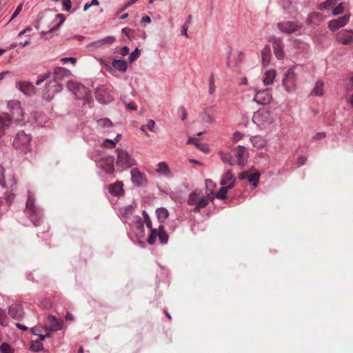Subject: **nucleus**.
<instances>
[{"label": "nucleus", "instance_id": "obj_36", "mask_svg": "<svg viewBox=\"0 0 353 353\" xmlns=\"http://www.w3.org/2000/svg\"><path fill=\"white\" fill-rule=\"evenodd\" d=\"M323 85L324 83L321 80L318 81L312 90L311 94L316 96H322L323 94Z\"/></svg>", "mask_w": 353, "mask_h": 353}, {"label": "nucleus", "instance_id": "obj_22", "mask_svg": "<svg viewBox=\"0 0 353 353\" xmlns=\"http://www.w3.org/2000/svg\"><path fill=\"white\" fill-rule=\"evenodd\" d=\"M46 328L50 331H57L61 329V322L54 316H48L46 323Z\"/></svg>", "mask_w": 353, "mask_h": 353}, {"label": "nucleus", "instance_id": "obj_35", "mask_svg": "<svg viewBox=\"0 0 353 353\" xmlns=\"http://www.w3.org/2000/svg\"><path fill=\"white\" fill-rule=\"evenodd\" d=\"M158 237L159 241L162 244H165L168 240V235L165 230H164V227L162 225H160L158 228Z\"/></svg>", "mask_w": 353, "mask_h": 353}, {"label": "nucleus", "instance_id": "obj_40", "mask_svg": "<svg viewBox=\"0 0 353 353\" xmlns=\"http://www.w3.org/2000/svg\"><path fill=\"white\" fill-rule=\"evenodd\" d=\"M42 341H40V338L36 340L35 341H32L31 345L30 346V349L33 352H39L43 348V345L41 343Z\"/></svg>", "mask_w": 353, "mask_h": 353}, {"label": "nucleus", "instance_id": "obj_4", "mask_svg": "<svg viewBox=\"0 0 353 353\" xmlns=\"http://www.w3.org/2000/svg\"><path fill=\"white\" fill-rule=\"evenodd\" d=\"M8 110L11 115L3 117L4 119H10V124L14 121L17 124H21L23 121V112L21 107V103L18 101H10L8 103Z\"/></svg>", "mask_w": 353, "mask_h": 353}, {"label": "nucleus", "instance_id": "obj_53", "mask_svg": "<svg viewBox=\"0 0 353 353\" xmlns=\"http://www.w3.org/2000/svg\"><path fill=\"white\" fill-rule=\"evenodd\" d=\"M179 114H181V119L182 121L186 119L188 117V113L185 108L183 106H180L178 109Z\"/></svg>", "mask_w": 353, "mask_h": 353}, {"label": "nucleus", "instance_id": "obj_7", "mask_svg": "<svg viewBox=\"0 0 353 353\" xmlns=\"http://www.w3.org/2000/svg\"><path fill=\"white\" fill-rule=\"evenodd\" d=\"M117 155L116 165L122 169L131 168L137 164L135 159L125 150L117 148L116 150Z\"/></svg>", "mask_w": 353, "mask_h": 353}, {"label": "nucleus", "instance_id": "obj_24", "mask_svg": "<svg viewBox=\"0 0 353 353\" xmlns=\"http://www.w3.org/2000/svg\"><path fill=\"white\" fill-rule=\"evenodd\" d=\"M236 179L231 172V170L226 171L221 177L220 183L221 185L231 186L232 188L234 185Z\"/></svg>", "mask_w": 353, "mask_h": 353}, {"label": "nucleus", "instance_id": "obj_23", "mask_svg": "<svg viewBox=\"0 0 353 353\" xmlns=\"http://www.w3.org/2000/svg\"><path fill=\"white\" fill-rule=\"evenodd\" d=\"M17 87L26 95H31L34 89V85L29 81H19L17 83Z\"/></svg>", "mask_w": 353, "mask_h": 353}, {"label": "nucleus", "instance_id": "obj_42", "mask_svg": "<svg viewBox=\"0 0 353 353\" xmlns=\"http://www.w3.org/2000/svg\"><path fill=\"white\" fill-rule=\"evenodd\" d=\"M188 143H194L196 148H199L203 152H207L208 150V146L207 145H202L198 143L196 138H189Z\"/></svg>", "mask_w": 353, "mask_h": 353}, {"label": "nucleus", "instance_id": "obj_16", "mask_svg": "<svg viewBox=\"0 0 353 353\" xmlns=\"http://www.w3.org/2000/svg\"><path fill=\"white\" fill-rule=\"evenodd\" d=\"M234 155L237 159L238 165L241 167L245 166L248 156V152L246 148L239 145L234 149Z\"/></svg>", "mask_w": 353, "mask_h": 353}, {"label": "nucleus", "instance_id": "obj_12", "mask_svg": "<svg viewBox=\"0 0 353 353\" xmlns=\"http://www.w3.org/2000/svg\"><path fill=\"white\" fill-rule=\"evenodd\" d=\"M350 14H345L342 17H340L337 19H332L330 21L327 23L328 28L332 31L334 32L337 30H339L341 28L344 27L350 21Z\"/></svg>", "mask_w": 353, "mask_h": 353}, {"label": "nucleus", "instance_id": "obj_51", "mask_svg": "<svg viewBox=\"0 0 353 353\" xmlns=\"http://www.w3.org/2000/svg\"><path fill=\"white\" fill-rule=\"evenodd\" d=\"M142 214H143V219H144V221L145 223V225L147 226V228L148 229H151L152 228V221L149 217V215L148 214V213L146 212L145 210H143L142 212Z\"/></svg>", "mask_w": 353, "mask_h": 353}, {"label": "nucleus", "instance_id": "obj_17", "mask_svg": "<svg viewBox=\"0 0 353 353\" xmlns=\"http://www.w3.org/2000/svg\"><path fill=\"white\" fill-rule=\"evenodd\" d=\"M132 182L137 186H141L147 183L145 175L137 168H134L130 171Z\"/></svg>", "mask_w": 353, "mask_h": 353}, {"label": "nucleus", "instance_id": "obj_43", "mask_svg": "<svg viewBox=\"0 0 353 353\" xmlns=\"http://www.w3.org/2000/svg\"><path fill=\"white\" fill-rule=\"evenodd\" d=\"M216 87L214 83V75L212 73V74H211L210 80H209V88H208L209 94L212 95L213 94H214V92L216 91Z\"/></svg>", "mask_w": 353, "mask_h": 353}, {"label": "nucleus", "instance_id": "obj_26", "mask_svg": "<svg viewBox=\"0 0 353 353\" xmlns=\"http://www.w3.org/2000/svg\"><path fill=\"white\" fill-rule=\"evenodd\" d=\"M123 184L121 181H117L109 186V192L115 196H119L123 193Z\"/></svg>", "mask_w": 353, "mask_h": 353}, {"label": "nucleus", "instance_id": "obj_20", "mask_svg": "<svg viewBox=\"0 0 353 353\" xmlns=\"http://www.w3.org/2000/svg\"><path fill=\"white\" fill-rule=\"evenodd\" d=\"M280 31L284 33L290 34L299 30L300 26L293 21H283L277 23Z\"/></svg>", "mask_w": 353, "mask_h": 353}, {"label": "nucleus", "instance_id": "obj_49", "mask_svg": "<svg viewBox=\"0 0 353 353\" xmlns=\"http://www.w3.org/2000/svg\"><path fill=\"white\" fill-rule=\"evenodd\" d=\"M227 65L229 68H230L234 72H239V68L236 63H234L231 57H228V60L227 61Z\"/></svg>", "mask_w": 353, "mask_h": 353}, {"label": "nucleus", "instance_id": "obj_14", "mask_svg": "<svg viewBox=\"0 0 353 353\" xmlns=\"http://www.w3.org/2000/svg\"><path fill=\"white\" fill-rule=\"evenodd\" d=\"M336 41L343 45H349L353 43V30H342L336 34Z\"/></svg>", "mask_w": 353, "mask_h": 353}, {"label": "nucleus", "instance_id": "obj_29", "mask_svg": "<svg viewBox=\"0 0 353 353\" xmlns=\"http://www.w3.org/2000/svg\"><path fill=\"white\" fill-rule=\"evenodd\" d=\"M252 145L259 149L263 148L266 144V140L261 136H252L250 138Z\"/></svg>", "mask_w": 353, "mask_h": 353}, {"label": "nucleus", "instance_id": "obj_6", "mask_svg": "<svg viewBox=\"0 0 353 353\" xmlns=\"http://www.w3.org/2000/svg\"><path fill=\"white\" fill-rule=\"evenodd\" d=\"M31 140L32 138L29 134L26 133L23 130L19 131L14 139L13 145L17 149L26 153L30 150Z\"/></svg>", "mask_w": 353, "mask_h": 353}, {"label": "nucleus", "instance_id": "obj_21", "mask_svg": "<svg viewBox=\"0 0 353 353\" xmlns=\"http://www.w3.org/2000/svg\"><path fill=\"white\" fill-rule=\"evenodd\" d=\"M65 18L63 14H57L55 17V19L52 22V26L47 32L43 31L41 34L45 35L48 34V33L57 31L61 26V24L65 21Z\"/></svg>", "mask_w": 353, "mask_h": 353}, {"label": "nucleus", "instance_id": "obj_56", "mask_svg": "<svg viewBox=\"0 0 353 353\" xmlns=\"http://www.w3.org/2000/svg\"><path fill=\"white\" fill-rule=\"evenodd\" d=\"M114 41H115L114 37L109 36V37H107L104 38L103 39L101 40V42L110 45V44L113 43L114 42Z\"/></svg>", "mask_w": 353, "mask_h": 353}, {"label": "nucleus", "instance_id": "obj_64", "mask_svg": "<svg viewBox=\"0 0 353 353\" xmlns=\"http://www.w3.org/2000/svg\"><path fill=\"white\" fill-rule=\"evenodd\" d=\"M129 48L127 47V46H123L121 49V51H120V53L122 56H126L129 54Z\"/></svg>", "mask_w": 353, "mask_h": 353}, {"label": "nucleus", "instance_id": "obj_25", "mask_svg": "<svg viewBox=\"0 0 353 353\" xmlns=\"http://www.w3.org/2000/svg\"><path fill=\"white\" fill-rule=\"evenodd\" d=\"M324 20V17L319 12H313L310 13L306 19V23L308 26L310 25H319L321 21Z\"/></svg>", "mask_w": 353, "mask_h": 353}, {"label": "nucleus", "instance_id": "obj_9", "mask_svg": "<svg viewBox=\"0 0 353 353\" xmlns=\"http://www.w3.org/2000/svg\"><path fill=\"white\" fill-rule=\"evenodd\" d=\"M252 121L261 128H266L272 124L274 119L268 110H259L252 117Z\"/></svg>", "mask_w": 353, "mask_h": 353}, {"label": "nucleus", "instance_id": "obj_62", "mask_svg": "<svg viewBox=\"0 0 353 353\" xmlns=\"http://www.w3.org/2000/svg\"><path fill=\"white\" fill-rule=\"evenodd\" d=\"M3 167L1 165H0V185L1 187H4L5 186V181H4V179H3Z\"/></svg>", "mask_w": 353, "mask_h": 353}, {"label": "nucleus", "instance_id": "obj_45", "mask_svg": "<svg viewBox=\"0 0 353 353\" xmlns=\"http://www.w3.org/2000/svg\"><path fill=\"white\" fill-rule=\"evenodd\" d=\"M344 3H340L338 6L334 7L332 10L333 16H337L342 14L344 12Z\"/></svg>", "mask_w": 353, "mask_h": 353}, {"label": "nucleus", "instance_id": "obj_37", "mask_svg": "<svg viewBox=\"0 0 353 353\" xmlns=\"http://www.w3.org/2000/svg\"><path fill=\"white\" fill-rule=\"evenodd\" d=\"M219 155L221 157V160L224 163H228L230 165H234L235 161L234 160V159L230 153L220 152Z\"/></svg>", "mask_w": 353, "mask_h": 353}, {"label": "nucleus", "instance_id": "obj_55", "mask_svg": "<svg viewBox=\"0 0 353 353\" xmlns=\"http://www.w3.org/2000/svg\"><path fill=\"white\" fill-rule=\"evenodd\" d=\"M22 8H23V4H22V3L19 4V5L17 7V8H16L15 11L13 12V14H12V17H11V19H10V21H12V20H13L15 17H17L19 15V13L21 12V11L22 10Z\"/></svg>", "mask_w": 353, "mask_h": 353}, {"label": "nucleus", "instance_id": "obj_33", "mask_svg": "<svg viewBox=\"0 0 353 353\" xmlns=\"http://www.w3.org/2000/svg\"><path fill=\"white\" fill-rule=\"evenodd\" d=\"M205 187H206L207 197L210 200H212L214 199V196H212V194H213V190H214V188L215 187V184L210 179H206L205 181Z\"/></svg>", "mask_w": 353, "mask_h": 353}, {"label": "nucleus", "instance_id": "obj_19", "mask_svg": "<svg viewBox=\"0 0 353 353\" xmlns=\"http://www.w3.org/2000/svg\"><path fill=\"white\" fill-rule=\"evenodd\" d=\"M216 108L214 106H208L205 108L200 113V117L202 122L208 123H214L216 122L212 114L215 112Z\"/></svg>", "mask_w": 353, "mask_h": 353}, {"label": "nucleus", "instance_id": "obj_8", "mask_svg": "<svg viewBox=\"0 0 353 353\" xmlns=\"http://www.w3.org/2000/svg\"><path fill=\"white\" fill-rule=\"evenodd\" d=\"M209 199L206 196H201L200 193L196 190L192 192L188 196V204L194 206L192 212L197 213L201 209L204 208L209 203Z\"/></svg>", "mask_w": 353, "mask_h": 353}, {"label": "nucleus", "instance_id": "obj_18", "mask_svg": "<svg viewBox=\"0 0 353 353\" xmlns=\"http://www.w3.org/2000/svg\"><path fill=\"white\" fill-rule=\"evenodd\" d=\"M8 314L14 319L21 321L24 317L23 307L19 304H13L8 307Z\"/></svg>", "mask_w": 353, "mask_h": 353}, {"label": "nucleus", "instance_id": "obj_11", "mask_svg": "<svg viewBox=\"0 0 353 353\" xmlns=\"http://www.w3.org/2000/svg\"><path fill=\"white\" fill-rule=\"evenodd\" d=\"M272 99V90L266 88L258 91L253 99V101L259 105H266L270 103Z\"/></svg>", "mask_w": 353, "mask_h": 353}, {"label": "nucleus", "instance_id": "obj_46", "mask_svg": "<svg viewBox=\"0 0 353 353\" xmlns=\"http://www.w3.org/2000/svg\"><path fill=\"white\" fill-rule=\"evenodd\" d=\"M0 351L1 353H13L14 350L7 343H3L0 346Z\"/></svg>", "mask_w": 353, "mask_h": 353}, {"label": "nucleus", "instance_id": "obj_44", "mask_svg": "<svg viewBox=\"0 0 353 353\" xmlns=\"http://www.w3.org/2000/svg\"><path fill=\"white\" fill-rule=\"evenodd\" d=\"M150 230L151 232L148 238V243L150 245H152L154 243L156 238L158 236V230L152 229V228H151Z\"/></svg>", "mask_w": 353, "mask_h": 353}, {"label": "nucleus", "instance_id": "obj_30", "mask_svg": "<svg viewBox=\"0 0 353 353\" xmlns=\"http://www.w3.org/2000/svg\"><path fill=\"white\" fill-rule=\"evenodd\" d=\"M158 168L157 172L159 174H163L166 176H172V172L168 168V165L165 162H160L157 165Z\"/></svg>", "mask_w": 353, "mask_h": 353}, {"label": "nucleus", "instance_id": "obj_32", "mask_svg": "<svg viewBox=\"0 0 353 353\" xmlns=\"http://www.w3.org/2000/svg\"><path fill=\"white\" fill-rule=\"evenodd\" d=\"M134 224L137 230V235L142 237L144 235V225L141 219L139 216L134 217Z\"/></svg>", "mask_w": 353, "mask_h": 353}, {"label": "nucleus", "instance_id": "obj_13", "mask_svg": "<svg viewBox=\"0 0 353 353\" xmlns=\"http://www.w3.org/2000/svg\"><path fill=\"white\" fill-rule=\"evenodd\" d=\"M98 164L107 174H112L114 172L113 157L104 156L98 162Z\"/></svg>", "mask_w": 353, "mask_h": 353}, {"label": "nucleus", "instance_id": "obj_48", "mask_svg": "<svg viewBox=\"0 0 353 353\" xmlns=\"http://www.w3.org/2000/svg\"><path fill=\"white\" fill-rule=\"evenodd\" d=\"M140 56V50L138 48H137L134 51H132L128 57L129 61L130 63L134 62L138 57Z\"/></svg>", "mask_w": 353, "mask_h": 353}, {"label": "nucleus", "instance_id": "obj_38", "mask_svg": "<svg viewBox=\"0 0 353 353\" xmlns=\"http://www.w3.org/2000/svg\"><path fill=\"white\" fill-rule=\"evenodd\" d=\"M10 125V119H4L3 117L0 116V137H1L5 131Z\"/></svg>", "mask_w": 353, "mask_h": 353}, {"label": "nucleus", "instance_id": "obj_54", "mask_svg": "<svg viewBox=\"0 0 353 353\" xmlns=\"http://www.w3.org/2000/svg\"><path fill=\"white\" fill-rule=\"evenodd\" d=\"M61 4L63 6V10H70L72 6L71 1L70 0H62Z\"/></svg>", "mask_w": 353, "mask_h": 353}, {"label": "nucleus", "instance_id": "obj_50", "mask_svg": "<svg viewBox=\"0 0 353 353\" xmlns=\"http://www.w3.org/2000/svg\"><path fill=\"white\" fill-rule=\"evenodd\" d=\"M0 325L2 326L8 325L6 314L1 308H0Z\"/></svg>", "mask_w": 353, "mask_h": 353}, {"label": "nucleus", "instance_id": "obj_63", "mask_svg": "<svg viewBox=\"0 0 353 353\" xmlns=\"http://www.w3.org/2000/svg\"><path fill=\"white\" fill-rule=\"evenodd\" d=\"M100 123L105 127H109L112 125L111 121L108 119H103L100 121Z\"/></svg>", "mask_w": 353, "mask_h": 353}, {"label": "nucleus", "instance_id": "obj_41", "mask_svg": "<svg viewBox=\"0 0 353 353\" xmlns=\"http://www.w3.org/2000/svg\"><path fill=\"white\" fill-rule=\"evenodd\" d=\"M259 176L260 174L259 172H254L248 176V180L254 187H256L259 180Z\"/></svg>", "mask_w": 353, "mask_h": 353}, {"label": "nucleus", "instance_id": "obj_34", "mask_svg": "<svg viewBox=\"0 0 353 353\" xmlns=\"http://www.w3.org/2000/svg\"><path fill=\"white\" fill-rule=\"evenodd\" d=\"M156 214L160 223H163L168 216V211L165 208H157Z\"/></svg>", "mask_w": 353, "mask_h": 353}, {"label": "nucleus", "instance_id": "obj_10", "mask_svg": "<svg viewBox=\"0 0 353 353\" xmlns=\"http://www.w3.org/2000/svg\"><path fill=\"white\" fill-rule=\"evenodd\" d=\"M95 97L97 101L101 104L108 103L114 99L110 90L103 85L99 86L96 89Z\"/></svg>", "mask_w": 353, "mask_h": 353}, {"label": "nucleus", "instance_id": "obj_1", "mask_svg": "<svg viewBox=\"0 0 353 353\" xmlns=\"http://www.w3.org/2000/svg\"><path fill=\"white\" fill-rule=\"evenodd\" d=\"M70 74L68 70L57 67L54 69L53 81H50L46 88L47 99H52L55 93L60 92L62 90V81L68 78Z\"/></svg>", "mask_w": 353, "mask_h": 353}, {"label": "nucleus", "instance_id": "obj_3", "mask_svg": "<svg viewBox=\"0 0 353 353\" xmlns=\"http://www.w3.org/2000/svg\"><path fill=\"white\" fill-rule=\"evenodd\" d=\"M298 69L297 65L288 69L283 74L282 85L285 90L289 93L294 92L297 87L298 74L296 70Z\"/></svg>", "mask_w": 353, "mask_h": 353}, {"label": "nucleus", "instance_id": "obj_39", "mask_svg": "<svg viewBox=\"0 0 353 353\" xmlns=\"http://www.w3.org/2000/svg\"><path fill=\"white\" fill-rule=\"evenodd\" d=\"M231 189V186L223 185L219 191L216 194V198L220 200H224L227 198V193L229 190Z\"/></svg>", "mask_w": 353, "mask_h": 353}, {"label": "nucleus", "instance_id": "obj_2", "mask_svg": "<svg viewBox=\"0 0 353 353\" xmlns=\"http://www.w3.org/2000/svg\"><path fill=\"white\" fill-rule=\"evenodd\" d=\"M25 212L34 226L37 227L41 225L43 216L42 211L34 205V195L30 192L28 194Z\"/></svg>", "mask_w": 353, "mask_h": 353}, {"label": "nucleus", "instance_id": "obj_60", "mask_svg": "<svg viewBox=\"0 0 353 353\" xmlns=\"http://www.w3.org/2000/svg\"><path fill=\"white\" fill-rule=\"evenodd\" d=\"M307 161V157L305 156H300L297 159V163L299 166L303 165Z\"/></svg>", "mask_w": 353, "mask_h": 353}, {"label": "nucleus", "instance_id": "obj_15", "mask_svg": "<svg viewBox=\"0 0 353 353\" xmlns=\"http://www.w3.org/2000/svg\"><path fill=\"white\" fill-rule=\"evenodd\" d=\"M270 41L272 43V46L274 49V52L276 57L278 59H282L284 58V51H283V43L281 39L272 37L270 39Z\"/></svg>", "mask_w": 353, "mask_h": 353}, {"label": "nucleus", "instance_id": "obj_58", "mask_svg": "<svg viewBox=\"0 0 353 353\" xmlns=\"http://www.w3.org/2000/svg\"><path fill=\"white\" fill-rule=\"evenodd\" d=\"M49 77V73L45 74L44 75L39 76L36 81V85H39L43 82Z\"/></svg>", "mask_w": 353, "mask_h": 353}, {"label": "nucleus", "instance_id": "obj_61", "mask_svg": "<svg viewBox=\"0 0 353 353\" xmlns=\"http://www.w3.org/2000/svg\"><path fill=\"white\" fill-rule=\"evenodd\" d=\"M329 4L326 1L319 4L318 9L320 10H324L329 8Z\"/></svg>", "mask_w": 353, "mask_h": 353}, {"label": "nucleus", "instance_id": "obj_27", "mask_svg": "<svg viewBox=\"0 0 353 353\" xmlns=\"http://www.w3.org/2000/svg\"><path fill=\"white\" fill-rule=\"evenodd\" d=\"M276 74V72L274 69H270L267 70L264 75L263 82L265 85H270L274 83Z\"/></svg>", "mask_w": 353, "mask_h": 353}, {"label": "nucleus", "instance_id": "obj_47", "mask_svg": "<svg viewBox=\"0 0 353 353\" xmlns=\"http://www.w3.org/2000/svg\"><path fill=\"white\" fill-rule=\"evenodd\" d=\"M14 194L11 192L6 193L4 199L0 198V205L3 204L4 200L8 203V205H10L12 200L14 199Z\"/></svg>", "mask_w": 353, "mask_h": 353}, {"label": "nucleus", "instance_id": "obj_57", "mask_svg": "<svg viewBox=\"0 0 353 353\" xmlns=\"http://www.w3.org/2000/svg\"><path fill=\"white\" fill-rule=\"evenodd\" d=\"M154 125H155V122L154 120H152V119H150L148 121V123L146 125H145V128H147L150 131H153Z\"/></svg>", "mask_w": 353, "mask_h": 353}, {"label": "nucleus", "instance_id": "obj_28", "mask_svg": "<svg viewBox=\"0 0 353 353\" xmlns=\"http://www.w3.org/2000/svg\"><path fill=\"white\" fill-rule=\"evenodd\" d=\"M112 65L121 72H125L128 68L127 63L123 59H114Z\"/></svg>", "mask_w": 353, "mask_h": 353}, {"label": "nucleus", "instance_id": "obj_5", "mask_svg": "<svg viewBox=\"0 0 353 353\" xmlns=\"http://www.w3.org/2000/svg\"><path fill=\"white\" fill-rule=\"evenodd\" d=\"M67 87L74 94L77 99L89 101L90 91L85 85L76 81H69Z\"/></svg>", "mask_w": 353, "mask_h": 353}, {"label": "nucleus", "instance_id": "obj_52", "mask_svg": "<svg viewBox=\"0 0 353 353\" xmlns=\"http://www.w3.org/2000/svg\"><path fill=\"white\" fill-rule=\"evenodd\" d=\"M103 145L105 147V148H114L116 144L114 142V140L113 139H106L103 141Z\"/></svg>", "mask_w": 353, "mask_h": 353}, {"label": "nucleus", "instance_id": "obj_31", "mask_svg": "<svg viewBox=\"0 0 353 353\" xmlns=\"http://www.w3.org/2000/svg\"><path fill=\"white\" fill-rule=\"evenodd\" d=\"M261 58L263 65L268 64L271 58L270 47L266 45L261 50Z\"/></svg>", "mask_w": 353, "mask_h": 353}, {"label": "nucleus", "instance_id": "obj_59", "mask_svg": "<svg viewBox=\"0 0 353 353\" xmlns=\"http://www.w3.org/2000/svg\"><path fill=\"white\" fill-rule=\"evenodd\" d=\"M61 61L63 63H65L70 61L72 64H74L77 62V59L74 57H64L61 59Z\"/></svg>", "mask_w": 353, "mask_h": 353}]
</instances>
